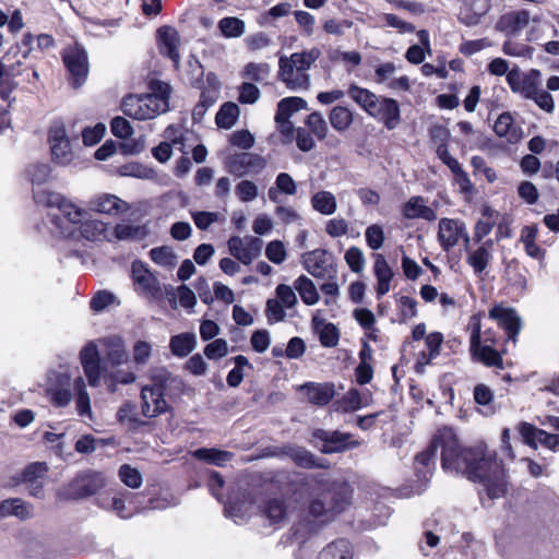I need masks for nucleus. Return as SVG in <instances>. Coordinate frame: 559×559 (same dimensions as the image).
I'll use <instances>...</instances> for the list:
<instances>
[{"label":"nucleus","mask_w":559,"mask_h":559,"mask_svg":"<svg viewBox=\"0 0 559 559\" xmlns=\"http://www.w3.org/2000/svg\"><path fill=\"white\" fill-rule=\"evenodd\" d=\"M119 477L121 481L130 487V488H139L142 485V475L141 473L134 468L131 467L128 464H123L119 468Z\"/></svg>","instance_id":"51"},{"label":"nucleus","mask_w":559,"mask_h":559,"mask_svg":"<svg viewBox=\"0 0 559 559\" xmlns=\"http://www.w3.org/2000/svg\"><path fill=\"white\" fill-rule=\"evenodd\" d=\"M105 132L106 127L103 123H97L93 128H85L82 132L83 143L87 146H93L103 139Z\"/></svg>","instance_id":"62"},{"label":"nucleus","mask_w":559,"mask_h":559,"mask_svg":"<svg viewBox=\"0 0 559 559\" xmlns=\"http://www.w3.org/2000/svg\"><path fill=\"white\" fill-rule=\"evenodd\" d=\"M71 377L67 372H53L47 384V394L57 407H64L72 401Z\"/></svg>","instance_id":"15"},{"label":"nucleus","mask_w":559,"mask_h":559,"mask_svg":"<svg viewBox=\"0 0 559 559\" xmlns=\"http://www.w3.org/2000/svg\"><path fill=\"white\" fill-rule=\"evenodd\" d=\"M170 379L168 372L159 376L157 382L145 385L141 390L142 415L146 418H155L168 411V404L164 397L166 382Z\"/></svg>","instance_id":"5"},{"label":"nucleus","mask_w":559,"mask_h":559,"mask_svg":"<svg viewBox=\"0 0 559 559\" xmlns=\"http://www.w3.org/2000/svg\"><path fill=\"white\" fill-rule=\"evenodd\" d=\"M131 273L136 290L155 299L163 296L159 281L142 261L138 260L132 263Z\"/></svg>","instance_id":"14"},{"label":"nucleus","mask_w":559,"mask_h":559,"mask_svg":"<svg viewBox=\"0 0 559 559\" xmlns=\"http://www.w3.org/2000/svg\"><path fill=\"white\" fill-rule=\"evenodd\" d=\"M374 275L378 281V285L376 288L377 297L381 298L390 290V284L394 276L393 270L388 264L385 258L377 253L374 254V266H373Z\"/></svg>","instance_id":"26"},{"label":"nucleus","mask_w":559,"mask_h":559,"mask_svg":"<svg viewBox=\"0 0 559 559\" xmlns=\"http://www.w3.org/2000/svg\"><path fill=\"white\" fill-rule=\"evenodd\" d=\"M493 240L488 239L483 242L476 250L468 253L466 259L475 274H481L488 266L492 255Z\"/></svg>","instance_id":"28"},{"label":"nucleus","mask_w":559,"mask_h":559,"mask_svg":"<svg viewBox=\"0 0 559 559\" xmlns=\"http://www.w3.org/2000/svg\"><path fill=\"white\" fill-rule=\"evenodd\" d=\"M320 559H352V549L348 540L341 538L329 544L319 555Z\"/></svg>","instance_id":"37"},{"label":"nucleus","mask_w":559,"mask_h":559,"mask_svg":"<svg viewBox=\"0 0 559 559\" xmlns=\"http://www.w3.org/2000/svg\"><path fill=\"white\" fill-rule=\"evenodd\" d=\"M344 259L349 269L355 273H361L365 269V255L358 247H350L345 252Z\"/></svg>","instance_id":"52"},{"label":"nucleus","mask_w":559,"mask_h":559,"mask_svg":"<svg viewBox=\"0 0 559 559\" xmlns=\"http://www.w3.org/2000/svg\"><path fill=\"white\" fill-rule=\"evenodd\" d=\"M495 133L500 136L513 135L515 129L513 126V118L510 112H502L493 124Z\"/></svg>","instance_id":"56"},{"label":"nucleus","mask_w":559,"mask_h":559,"mask_svg":"<svg viewBox=\"0 0 559 559\" xmlns=\"http://www.w3.org/2000/svg\"><path fill=\"white\" fill-rule=\"evenodd\" d=\"M530 12L519 10L503 14L496 24V29L504 33L507 36L516 35L528 25Z\"/></svg>","instance_id":"22"},{"label":"nucleus","mask_w":559,"mask_h":559,"mask_svg":"<svg viewBox=\"0 0 559 559\" xmlns=\"http://www.w3.org/2000/svg\"><path fill=\"white\" fill-rule=\"evenodd\" d=\"M475 359L480 361L487 367H496V368H502L503 367V360L501 355L493 349L490 345H484L483 348H480V352H478L475 356Z\"/></svg>","instance_id":"47"},{"label":"nucleus","mask_w":559,"mask_h":559,"mask_svg":"<svg viewBox=\"0 0 559 559\" xmlns=\"http://www.w3.org/2000/svg\"><path fill=\"white\" fill-rule=\"evenodd\" d=\"M312 322L316 329L319 330L320 343L324 347H334L337 345L340 333L333 323H322L319 322L317 318H313Z\"/></svg>","instance_id":"40"},{"label":"nucleus","mask_w":559,"mask_h":559,"mask_svg":"<svg viewBox=\"0 0 559 559\" xmlns=\"http://www.w3.org/2000/svg\"><path fill=\"white\" fill-rule=\"evenodd\" d=\"M238 116V105L231 102H227L216 114L215 121L219 128L230 129L236 123Z\"/></svg>","instance_id":"41"},{"label":"nucleus","mask_w":559,"mask_h":559,"mask_svg":"<svg viewBox=\"0 0 559 559\" xmlns=\"http://www.w3.org/2000/svg\"><path fill=\"white\" fill-rule=\"evenodd\" d=\"M348 96L360 106L368 115L378 102V95L356 84H350L347 90Z\"/></svg>","instance_id":"34"},{"label":"nucleus","mask_w":559,"mask_h":559,"mask_svg":"<svg viewBox=\"0 0 559 559\" xmlns=\"http://www.w3.org/2000/svg\"><path fill=\"white\" fill-rule=\"evenodd\" d=\"M265 314L270 324L282 322L286 318L284 306L275 298L267 299Z\"/></svg>","instance_id":"53"},{"label":"nucleus","mask_w":559,"mask_h":559,"mask_svg":"<svg viewBox=\"0 0 559 559\" xmlns=\"http://www.w3.org/2000/svg\"><path fill=\"white\" fill-rule=\"evenodd\" d=\"M62 60L70 73L73 87H80L88 74L87 52L83 47L74 45L64 49Z\"/></svg>","instance_id":"8"},{"label":"nucleus","mask_w":559,"mask_h":559,"mask_svg":"<svg viewBox=\"0 0 559 559\" xmlns=\"http://www.w3.org/2000/svg\"><path fill=\"white\" fill-rule=\"evenodd\" d=\"M158 49L163 56L168 57L176 69L179 68L180 55L179 43L180 37L176 28L171 26H162L157 29Z\"/></svg>","instance_id":"18"},{"label":"nucleus","mask_w":559,"mask_h":559,"mask_svg":"<svg viewBox=\"0 0 559 559\" xmlns=\"http://www.w3.org/2000/svg\"><path fill=\"white\" fill-rule=\"evenodd\" d=\"M34 200L37 204L47 207H58L63 216L72 224H80V233L90 241L107 239V225L99 219H91L90 212L60 193L47 190L34 191Z\"/></svg>","instance_id":"2"},{"label":"nucleus","mask_w":559,"mask_h":559,"mask_svg":"<svg viewBox=\"0 0 559 559\" xmlns=\"http://www.w3.org/2000/svg\"><path fill=\"white\" fill-rule=\"evenodd\" d=\"M460 239L464 240L465 250L468 251L471 238L463 222L452 218L439 221L438 240L444 251H450Z\"/></svg>","instance_id":"10"},{"label":"nucleus","mask_w":559,"mask_h":559,"mask_svg":"<svg viewBox=\"0 0 559 559\" xmlns=\"http://www.w3.org/2000/svg\"><path fill=\"white\" fill-rule=\"evenodd\" d=\"M306 123L311 129V131L318 136V139L323 140L326 138L328 124L320 112L314 111L310 114L307 117Z\"/></svg>","instance_id":"55"},{"label":"nucleus","mask_w":559,"mask_h":559,"mask_svg":"<svg viewBox=\"0 0 559 559\" xmlns=\"http://www.w3.org/2000/svg\"><path fill=\"white\" fill-rule=\"evenodd\" d=\"M260 98V90L252 83L245 82L239 87L238 100L241 104H254Z\"/></svg>","instance_id":"63"},{"label":"nucleus","mask_w":559,"mask_h":559,"mask_svg":"<svg viewBox=\"0 0 559 559\" xmlns=\"http://www.w3.org/2000/svg\"><path fill=\"white\" fill-rule=\"evenodd\" d=\"M117 418L121 423H130L133 425H143L138 417L136 406L133 403L127 402L124 403L117 412Z\"/></svg>","instance_id":"61"},{"label":"nucleus","mask_w":559,"mask_h":559,"mask_svg":"<svg viewBox=\"0 0 559 559\" xmlns=\"http://www.w3.org/2000/svg\"><path fill=\"white\" fill-rule=\"evenodd\" d=\"M369 116L381 121L388 130H393L401 122L400 105L394 98L379 96Z\"/></svg>","instance_id":"17"},{"label":"nucleus","mask_w":559,"mask_h":559,"mask_svg":"<svg viewBox=\"0 0 559 559\" xmlns=\"http://www.w3.org/2000/svg\"><path fill=\"white\" fill-rule=\"evenodd\" d=\"M48 472V465L45 462H33L28 464L21 474L22 483L37 481Z\"/></svg>","instance_id":"49"},{"label":"nucleus","mask_w":559,"mask_h":559,"mask_svg":"<svg viewBox=\"0 0 559 559\" xmlns=\"http://www.w3.org/2000/svg\"><path fill=\"white\" fill-rule=\"evenodd\" d=\"M302 264L307 272L317 278L333 280L336 277V267L332 262V255L324 249L305 253Z\"/></svg>","instance_id":"11"},{"label":"nucleus","mask_w":559,"mask_h":559,"mask_svg":"<svg viewBox=\"0 0 559 559\" xmlns=\"http://www.w3.org/2000/svg\"><path fill=\"white\" fill-rule=\"evenodd\" d=\"M262 512L272 523H281L288 516L289 509L282 498H271L265 501Z\"/></svg>","instance_id":"35"},{"label":"nucleus","mask_w":559,"mask_h":559,"mask_svg":"<svg viewBox=\"0 0 559 559\" xmlns=\"http://www.w3.org/2000/svg\"><path fill=\"white\" fill-rule=\"evenodd\" d=\"M27 175L33 185H43L50 178L51 168L47 164H32L27 168Z\"/></svg>","instance_id":"50"},{"label":"nucleus","mask_w":559,"mask_h":559,"mask_svg":"<svg viewBox=\"0 0 559 559\" xmlns=\"http://www.w3.org/2000/svg\"><path fill=\"white\" fill-rule=\"evenodd\" d=\"M271 69L270 66L265 62L255 63L250 62L245 67L243 76L261 83L265 81L270 75Z\"/></svg>","instance_id":"48"},{"label":"nucleus","mask_w":559,"mask_h":559,"mask_svg":"<svg viewBox=\"0 0 559 559\" xmlns=\"http://www.w3.org/2000/svg\"><path fill=\"white\" fill-rule=\"evenodd\" d=\"M192 456L209 464L224 466L233 459L234 454L215 448H200L193 451Z\"/></svg>","instance_id":"31"},{"label":"nucleus","mask_w":559,"mask_h":559,"mask_svg":"<svg viewBox=\"0 0 559 559\" xmlns=\"http://www.w3.org/2000/svg\"><path fill=\"white\" fill-rule=\"evenodd\" d=\"M441 448V465L444 471L465 475L469 480L481 483L490 499L501 498L507 492L504 468L491 454L462 448L454 430L442 427L433 435L429 447L418 453L415 464L427 467Z\"/></svg>","instance_id":"1"},{"label":"nucleus","mask_w":559,"mask_h":559,"mask_svg":"<svg viewBox=\"0 0 559 559\" xmlns=\"http://www.w3.org/2000/svg\"><path fill=\"white\" fill-rule=\"evenodd\" d=\"M226 167L231 175L241 178L260 174L266 167V160L259 154L242 152L229 156Z\"/></svg>","instance_id":"9"},{"label":"nucleus","mask_w":559,"mask_h":559,"mask_svg":"<svg viewBox=\"0 0 559 559\" xmlns=\"http://www.w3.org/2000/svg\"><path fill=\"white\" fill-rule=\"evenodd\" d=\"M539 71L532 70L528 74L522 75L518 70L508 73L507 81L512 92L519 93L526 99H532L540 90Z\"/></svg>","instance_id":"16"},{"label":"nucleus","mask_w":559,"mask_h":559,"mask_svg":"<svg viewBox=\"0 0 559 559\" xmlns=\"http://www.w3.org/2000/svg\"><path fill=\"white\" fill-rule=\"evenodd\" d=\"M520 432L528 444L538 442L549 449H556L559 445V435L548 433L528 423L521 424Z\"/></svg>","instance_id":"25"},{"label":"nucleus","mask_w":559,"mask_h":559,"mask_svg":"<svg viewBox=\"0 0 559 559\" xmlns=\"http://www.w3.org/2000/svg\"><path fill=\"white\" fill-rule=\"evenodd\" d=\"M320 55L321 52L318 48H312L307 51L295 52L289 58L281 57L280 61H284L288 66L290 64V68L307 72V70L310 69L311 64L316 62Z\"/></svg>","instance_id":"33"},{"label":"nucleus","mask_w":559,"mask_h":559,"mask_svg":"<svg viewBox=\"0 0 559 559\" xmlns=\"http://www.w3.org/2000/svg\"><path fill=\"white\" fill-rule=\"evenodd\" d=\"M312 207L323 215H331L336 211L335 197L329 191H319L311 198Z\"/></svg>","instance_id":"38"},{"label":"nucleus","mask_w":559,"mask_h":559,"mask_svg":"<svg viewBox=\"0 0 559 559\" xmlns=\"http://www.w3.org/2000/svg\"><path fill=\"white\" fill-rule=\"evenodd\" d=\"M48 141L55 163L61 166L69 165L73 159V152L66 128L61 124L51 127L49 129Z\"/></svg>","instance_id":"13"},{"label":"nucleus","mask_w":559,"mask_h":559,"mask_svg":"<svg viewBox=\"0 0 559 559\" xmlns=\"http://www.w3.org/2000/svg\"><path fill=\"white\" fill-rule=\"evenodd\" d=\"M73 386L76 391V411L79 413L80 416H88L91 417L92 415V408H91V400H90V395L86 391V388H85V382L83 380V378L81 377H78L74 382H73Z\"/></svg>","instance_id":"42"},{"label":"nucleus","mask_w":559,"mask_h":559,"mask_svg":"<svg viewBox=\"0 0 559 559\" xmlns=\"http://www.w3.org/2000/svg\"><path fill=\"white\" fill-rule=\"evenodd\" d=\"M307 108V102L301 97H286L277 104L276 115L278 119H289V117L300 110Z\"/></svg>","instance_id":"44"},{"label":"nucleus","mask_w":559,"mask_h":559,"mask_svg":"<svg viewBox=\"0 0 559 559\" xmlns=\"http://www.w3.org/2000/svg\"><path fill=\"white\" fill-rule=\"evenodd\" d=\"M150 257L156 264L168 269L174 267L178 262L175 251L168 246L153 248Z\"/></svg>","instance_id":"45"},{"label":"nucleus","mask_w":559,"mask_h":559,"mask_svg":"<svg viewBox=\"0 0 559 559\" xmlns=\"http://www.w3.org/2000/svg\"><path fill=\"white\" fill-rule=\"evenodd\" d=\"M403 214L406 218H424L432 222L437 218V213L425 204L421 197H412L404 205Z\"/></svg>","instance_id":"29"},{"label":"nucleus","mask_w":559,"mask_h":559,"mask_svg":"<svg viewBox=\"0 0 559 559\" xmlns=\"http://www.w3.org/2000/svg\"><path fill=\"white\" fill-rule=\"evenodd\" d=\"M88 209L100 214L117 216L130 211L131 206L115 194L103 193L88 202Z\"/></svg>","instance_id":"19"},{"label":"nucleus","mask_w":559,"mask_h":559,"mask_svg":"<svg viewBox=\"0 0 559 559\" xmlns=\"http://www.w3.org/2000/svg\"><path fill=\"white\" fill-rule=\"evenodd\" d=\"M227 243L230 254L245 265L251 264L261 254L263 247L262 239L258 237L233 236Z\"/></svg>","instance_id":"12"},{"label":"nucleus","mask_w":559,"mask_h":559,"mask_svg":"<svg viewBox=\"0 0 559 559\" xmlns=\"http://www.w3.org/2000/svg\"><path fill=\"white\" fill-rule=\"evenodd\" d=\"M489 317L498 321L499 325L506 330L509 338L515 341L516 335L521 331L522 323L514 309L496 306L489 311Z\"/></svg>","instance_id":"21"},{"label":"nucleus","mask_w":559,"mask_h":559,"mask_svg":"<svg viewBox=\"0 0 559 559\" xmlns=\"http://www.w3.org/2000/svg\"><path fill=\"white\" fill-rule=\"evenodd\" d=\"M282 453L301 468H326L329 466L325 460L318 459L308 449L297 444L284 445Z\"/></svg>","instance_id":"20"},{"label":"nucleus","mask_w":559,"mask_h":559,"mask_svg":"<svg viewBox=\"0 0 559 559\" xmlns=\"http://www.w3.org/2000/svg\"><path fill=\"white\" fill-rule=\"evenodd\" d=\"M347 503V499L341 492L324 489L319 497L311 500L309 512L312 516L322 518V521L326 522L341 513Z\"/></svg>","instance_id":"7"},{"label":"nucleus","mask_w":559,"mask_h":559,"mask_svg":"<svg viewBox=\"0 0 559 559\" xmlns=\"http://www.w3.org/2000/svg\"><path fill=\"white\" fill-rule=\"evenodd\" d=\"M309 403L318 406H324L334 397V384L309 382L300 386Z\"/></svg>","instance_id":"23"},{"label":"nucleus","mask_w":559,"mask_h":559,"mask_svg":"<svg viewBox=\"0 0 559 559\" xmlns=\"http://www.w3.org/2000/svg\"><path fill=\"white\" fill-rule=\"evenodd\" d=\"M310 443L324 454L342 453L361 444L358 440H352L350 433L338 430L317 428L312 431Z\"/></svg>","instance_id":"4"},{"label":"nucleus","mask_w":559,"mask_h":559,"mask_svg":"<svg viewBox=\"0 0 559 559\" xmlns=\"http://www.w3.org/2000/svg\"><path fill=\"white\" fill-rule=\"evenodd\" d=\"M294 288L299 293L301 300L312 306L319 301V294L314 283L306 275H300L294 282Z\"/></svg>","instance_id":"36"},{"label":"nucleus","mask_w":559,"mask_h":559,"mask_svg":"<svg viewBox=\"0 0 559 559\" xmlns=\"http://www.w3.org/2000/svg\"><path fill=\"white\" fill-rule=\"evenodd\" d=\"M8 516L25 521L33 516V507L20 498L5 499L0 503V518Z\"/></svg>","instance_id":"27"},{"label":"nucleus","mask_w":559,"mask_h":559,"mask_svg":"<svg viewBox=\"0 0 559 559\" xmlns=\"http://www.w3.org/2000/svg\"><path fill=\"white\" fill-rule=\"evenodd\" d=\"M341 405L344 412H355L362 407V399L357 389H349L341 400Z\"/></svg>","instance_id":"59"},{"label":"nucleus","mask_w":559,"mask_h":559,"mask_svg":"<svg viewBox=\"0 0 559 559\" xmlns=\"http://www.w3.org/2000/svg\"><path fill=\"white\" fill-rule=\"evenodd\" d=\"M236 194L241 202H251L258 197V186L250 180H241L236 186Z\"/></svg>","instance_id":"58"},{"label":"nucleus","mask_w":559,"mask_h":559,"mask_svg":"<svg viewBox=\"0 0 559 559\" xmlns=\"http://www.w3.org/2000/svg\"><path fill=\"white\" fill-rule=\"evenodd\" d=\"M197 346V336L194 333H181L170 337L169 348L177 357H186Z\"/></svg>","instance_id":"32"},{"label":"nucleus","mask_w":559,"mask_h":559,"mask_svg":"<svg viewBox=\"0 0 559 559\" xmlns=\"http://www.w3.org/2000/svg\"><path fill=\"white\" fill-rule=\"evenodd\" d=\"M278 78L292 91L307 90L310 85V79L307 72L290 68L284 61H278Z\"/></svg>","instance_id":"24"},{"label":"nucleus","mask_w":559,"mask_h":559,"mask_svg":"<svg viewBox=\"0 0 559 559\" xmlns=\"http://www.w3.org/2000/svg\"><path fill=\"white\" fill-rule=\"evenodd\" d=\"M265 255L275 264L283 263L287 255L284 243L281 240H273L269 242L265 248Z\"/></svg>","instance_id":"57"},{"label":"nucleus","mask_w":559,"mask_h":559,"mask_svg":"<svg viewBox=\"0 0 559 559\" xmlns=\"http://www.w3.org/2000/svg\"><path fill=\"white\" fill-rule=\"evenodd\" d=\"M352 110L344 106H335L330 112V122L336 131H345L353 123Z\"/></svg>","instance_id":"43"},{"label":"nucleus","mask_w":559,"mask_h":559,"mask_svg":"<svg viewBox=\"0 0 559 559\" xmlns=\"http://www.w3.org/2000/svg\"><path fill=\"white\" fill-rule=\"evenodd\" d=\"M365 237L367 245L372 250H378L383 246L384 231L383 228L378 224H372L366 228Z\"/></svg>","instance_id":"54"},{"label":"nucleus","mask_w":559,"mask_h":559,"mask_svg":"<svg viewBox=\"0 0 559 559\" xmlns=\"http://www.w3.org/2000/svg\"><path fill=\"white\" fill-rule=\"evenodd\" d=\"M216 102V93L214 91H203L200 95L198 104L192 111L194 122H201L207 109Z\"/></svg>","instance_id":"46"},{"label":"nucleus","mask_w":559,"mask_h":559,"mask_svg":"<svg viewBox=\"0 0 559 559\" xmlns=\"http://www.w3.org/2000/svg\"><path fill=\"white\" fill-rule=\"evenodd\" d=\"M122 111L133 119L147 120L166 112L167 105L160 98L147 94L129 95L123 98Z\"/></svg>","instance_id":"3"},{"label":"nucleus","mask_w":559,"mask_h":559,"mask_svg":"<svg viewBox=\"0 0 559 559\" xmlns=\"http://www.w3.org/2000/svg\"><path fill=\"white\" fill-rule=\"evenodd\" d=\"M105 486L99 472L84 471L79 473L64 488L68 499L80 500L96 495Z\"/></svg>","instance_id":"6"},{"label":"nucleus","mask_w":559,"mask_h":559,"mask_svg":"<svg viewBox=\"0 0 559 559\" xmlns=\"http://www.w3.org/2000/svg\"><path fill=\"white\" fill-rule=\"evenodd\" d=\"M228 353L227 342L223 338H217L207 344L204 348V354L209 359H217L224 357Z\"/></svg>","instance_id":"64"},{"label":"nucleus","mask_w":559,"mask_h":559,"mask_svg":"<svg viewBox=\"0 0 559 559\" xmlns=\"http://www.w3.org/2000/svg\"><path fill=\"white\" fill-rule=\"evenodd\" d=\"M218 28L224 37L238 38L245 34L246 24L236 16H227L218 22Z\"/></svg>","instance_id":"39"},{"label":"nucleus","mask_w":559,"mask_h":559,"mask_svg":"<svg viewBox=\"0 0 559 559\" xmlns=\"http://www.w3.org/2000/svg\"><path fill=\"white\" fill-rule=\"evenodd\" d=\"M275 293V299L280 300L284 307L290 309L296 306L298 301L297 296L290 286L286 284H280L277 285Z\"/></svg>","instance_id":"60"},{"label":"nucleus","mask_w":559,"mask_h":559,"mask_svg":"<svg viewBox=\"0 0 559 559\" xmlns=\"http://www.w3.org/2000/svg\"><path fill=\"white\" fill-rule=\"evenodd\" d=\"M165 293L173 309H177V297L180 306L185 309L193 310L197 304V297L194 293L187 285H180L177 288V293L173 286H167L165 287Z\"/></svg>","instance_id":"30"}]
</instances>
